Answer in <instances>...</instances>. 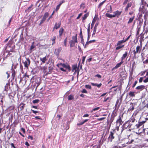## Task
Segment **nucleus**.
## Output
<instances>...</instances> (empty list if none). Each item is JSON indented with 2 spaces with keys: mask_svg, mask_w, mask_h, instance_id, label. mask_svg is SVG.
<instances>
[{
  "mask_svg": "<svg viewBox=\"0 0 148 148\" xmlns=\"http://www.w3.org/2000/svg\"><path fill=\"white\" fill-rule=\"evenodd\" d=\"M35 47V46L33 45H32L30 47V50H32V49H33Z\"/></svg>",
  "mask_w": 148,
  "mask_h": 148,
  "instance_id": "52",
  "label": "nucleus"
},
{
  "mask_svg": "<svg viewBox=\"0 0 148 148\" xmlns=\"http://www.w3.org/2000/svg\"><path fill=\"white\" fill-rule=\"evenodd\" d=\"M134 93L135 92H134L130 91L128 95L130 97H134L135 96Z\"/></svg>",
  "mask_w": 148,
  "mask_h": 148,
  "instance_id": "25",
  "label": "nucleus"
},
{
  "mask_svg": "<svg viewBox=\"0 0 148 148\" xmlns=\"http://www.w3.org/2000/svg\"><path fill=\"white\" fill-rule=\"evenodd\" d=\"M80 8L83 9L84 7V3H82L80 6Z\"/></svg>",
  "mask_w": 148,
  "mask_h": 148,
  "instance_id": "39",
  "label": "nucleus"
},
{
  "mask_svg": "<svg viewBox=\"0 0 148 148\" xmlns=\"http://www.w3.org/2000/svg\"><path fill=\"white\" fill-rule=\"evenodd\" d=\"M135 17V16H134L133 17H131L130 18L129 21H128L127 23L130 24L133 21Z\"/></svg>",
  "mask_w": 148,
  "mask_h": 148,
  "instance_id": "24",
  "label": "nucleus"
},
{
  "mask_svg": "<svg viewBox=\"0 0 148 148\" xmlns=\"http://www.w3.org/2000/svg\"><path fill=\"white\" fill-rule=\"evenodd\" d=\"M40 60L43 63H45L46 61L47 60V59L46 56L42 58H40Z\"/></svg>",
  "mask_w": 148,
  "mask_h": 148,
  "instance_id": "17",
  "label": "nucleus"
},
{
  "mask_svg": "<svg viewBox=\"0 0 148 148\" xmlns=\"http://www.w3.org/2000/svg\"><path fill=\"white\" fill-rule=\"evenodd\" d=\"M139 10L143 13H148V4L142 0Z\"/></svg>",
  "mask_w": 148,
  "mask_h": 148,
  "instance_id": "1",
  "label": "nucleus"
},
{
  "mask_svg": "<svg viewBox=\"0 0 148 148\" xmlns=\"http://www.w3.org/2000/svg\"><path fill=\"white\" fill-rule=\"evenodd\" d=\"M148 77V71L146 72L145 73V76L144 77V78L146 77Z\"/></svg>",
  "mask_w": 148,
  "mask_h": 148,
  "instance_id": "62",
  "label": "nucleus"
},
{
  "mask_svg": "<svg viewBox=\"0 0 148 148\" xmlns=\"http://www.w3.org/2000/svg\"><path fill=\"white\" fill-rule=\"evenodd\" d=\"M64 29L62 27L60 28V29L59 31V36L60 37H61L62 35V33L64 31Z\"/></svg>",
  "mask_w": 148,
  "mask_h": 148,
  "instance_id": "23",
  "label": "nucleus"
},
{
  "mask_svg": "<svg viewBox=\"0 0 148 148\" xmlns=\"http://www.w3.org/2000/svg\"><path fill=\"white\" fill-rule=\"evenodd\" d=\"M72 40L69 42L71 47H74L75 45V43L77 42V35L75 36H73L72 37Z\"/></svg>",
  "mask_w": 148,
  "mask_h": 148,
  "instance_id": "3",
  "label": "nucleus"
},
{
  "mask_svg": "<svg viewBox=\"0 0 148 148\" xmlns=\"http://www.w3.org/2000/svg\"><path fill=\"white\" fill-rule=\"evenodd\" d=\"M127 52L126 51L125 52V53L123 55V56L121 58V61H123V60L127 56Z\"/></svg>",
  "mask_w": 148,
  "mask_h": 148,
  "instance_id": "15",
  "label": "nucleus"
},
{
  "mask_svg": "<svg viewBox=\"0 0 148 148\" xmlns=\"http://www.w3.org/2000/svg\"><path fill=\"white\" fill-rule=\"evenodd\" d=\"M143 82L144 83H146L148 82V77H146L145 79L143 80Z\"/></svg>",
  "mask_w": 148,
  "mask_h": 148,
  "instance_id": "44",
  "label": "nucleus"
},
{
  "mask_svg": "<svg viewBox=\"0 0 148 148\" xmlns=\"http://www.w3.org/2000/svg\"><path fill=\"white\" fill-rule=\"evenodd\" d=\"M110 134L108 138V141L111 142L112 140L114 138V133L113 132L111 131L110 132Z\"/></svg>",
  "mask_w": 148,
  "mask_h": 148,
  "instance_id": "7",
  "label": "nucleus"
},
{
  "mask_svg": "<svg viewBox=\"0 0 148 148\" xmlns=\"http://www.w3.org/2000/svg\"><path fill=\"white\" fill-rule=\"evenodd\" d=\"M123 62V61H121L120 63L117 64L112 69V70H113L115 69H117L119 67H120L121 64Z\"/></svg>",
  "mask_w": 148,
  "mask_h": 148,
  "instance_id": "12",
  "label": "nucleus"
},
{
  "mask_svg": "<svg viewBox=\"0 0 148 148\" xmlns=\"http://www.w3.org/2000/svg\"><path fill=\"white\" fill-rule=\"evenodd\" d=\"M105 119V117H102L100 118H98L97 119V120L99 121H102L103 120Z\"/></svg>",
  "mask_w": 148,
  "mask_h": 148,
  "instance_id": "50",
  "label": "nucleus"
},
{
  "mask_svg": "<svg viewBox=\"0 0 148 148\" xmlns=\"http://www.w3.org/2000/svg\"><path fill=\"white\" fill-rule=\"evenodd\" d=\"M82 93H86L87 92V91L85 89H84L82 90Z\"/></svg>",
  "mask_w": 148,
  "mask_h": 148,
  "instance_id": "49",
  "label": "nucleus"
},
{
  "mask_svg": "<svg viewBox=\"0 0 148 148\" xmlns=\"http://www.w3.org/2000/svg\"><path fill=\"white\" fill-rule=\"evenodd\" d=\"M31 111L33 112L35 114H36L38 113V111H35L33 110H31Z\"/></svg>",
  "mask_w": 148,
  "mask_h": 148,
  "instance_id": "57",
  "label": "nucleus"
},
{
  "mask_svg": "<svg viewBox=\"0 0 148 148\" xmlns=\"http://www.w3.org/2000/svg\"><path fill=\"white\" fill-rule=\"evenodd\" d=\"M141 25L140 24V22L139 24L138 25L137 29H138L137 32V35L139 33V32L140 30V29L141 27Z\"/></svg>",
  "mask_w": 148,
  "mask_h": 148,
  "instance_id": "21",
  "label": "nucleus"
},
{
  "mask_svg": "<svg viewBox=\"0 0 148 148\" xmlns=\"http://www.w3.org/2000/svg\"><path fill=\"white\" fill-rule=\"evenodd\" d=\"M36 80H37L36 82L37 84V86H38L40 84V78H38Z\"/></svg>",
  "mask_w": 148,
  "mask_h": 148,
  "instance_id": "33",
  "label": "nucleus"
},
{
  "mask_svg": "<svg viewBox=\"0 0 148 148\" xmlns=\"http://www.w3.org/2000/svg\"><path fill=\"white\" fill-rule=\"evenodd\" d=\"M131 121H129V122L127 123L128 126V128H131L132 126V124L130 123Z\"/></svg>",
  "mask_w": 148,
  "mask_h": 148,
  "instance_id": "35",
  "label": "nucleus"
},
{
  "mask_svg": "<svg viewBox=\"0 0 148 148\" xmlns=\"http://www.w3.org/2000/svg\"><path fill=\"white\" fill-rule=\"evenodd\" d=\"M96 20H95L94 18L92 20V22L91 23V28L92 29L93 26L94 25L95 23V22Z\"/></svg>",
  "mask_w": 148,
  "mask_h": 148,
  "instance_id": "34",
  "label": "nucleus"
},
{
  "mask_svg": "<svg viewBox=\"0 0 148 148\" xmlns=\"http://www.w3.org/2000/svg\"><path fill=\"white\" fill-rule=\"evenodd\" d=\"M96 30L97 29H96L95 28H94L93 33L92 35V36L93 37L95 35V33H96Z\"/></svg>",
  "mask_w": 148,
  "mask_h": 148,
  "instance_id": "43",
  "label": "nucleus"
},
{
  "mask_svg": "<svg viewBox=\"0 0 148 148\" xmlns=\"http://www.w3.org/2000/svg\"><path fill=\"white\" fill-rule=\"evenodd\" d=\"M26 60L23 62V64L25 68H28L29 66L30 65L31 61L29 58H26Z\"/></svg>",
  "mask_w": 148,
  "mask_h": 148,
  "instance_id": "5",
  "label": "nucleus"
},
{
  "mask_svg": "<svg viewBox=\"0 0 148 148\" xmlns=\"http://www.w3.org/2000/svg\"><path fill=\"white\" fill-rule=\"evenodd\" d=\"M83 124H84V122H81L79 123H77V125H82Z\"/></svg>",
  "mask_w": 148,
  "mask_h": 148,
  "instance_id": "53",
  "label": "nucleus"
},
{
  "mask_svg": "<svg viewBox=\"0 0 148 148\" xmlns=\"http://www.w3.org/2000/svg\"><path fill=\"white\" fill-rule=\"evenodd\" d=\"M99 108H100L99 107H97V108H94L93 109V110L94 111H95L96 110H98L99 109Z\"/></svg>",
  "mask_w": 148,
  "mask_h": 148,
  "instance_id": "56",
  "label": "nucleus"
},
{
  "mask_svg": "<svg viewBox=\"0 0 148 148\" xmlns=\"http://www.w3.org/2000/svg\"><path fill=\"white\" fill-rule=\"evenodd\" d=\"M61 65H62V66L63 67H64V68L66 67V66L67 65H66V64H62Z\"/></svg>",
  "mask_w": 148,
  "mask_h": 148,
  "instance_id": "61",
  "label": "nucleus"
},
{
  "mask_svg": "<svg viewBox=\"0 0 148 148\" xmlns=\"http://www.w3.org/2000/svg\"><path fill=\"white\" fill-rule=\"evenodd\" d=\"M132 3H131V2L129 3H128L126 7H127V8H129V7H130L132 6Z\"/></svg>",
  "mask_w": 148,
  "mask_h": 148,
  "instance_id": "45",
  "label": "nucleus"
},
{
  "mask_svg": "<svg viewBox=\"0 0 148 148\" xmlns=\"http://www.w3.org/2000/svg\"><path fill=\"white\" fill-rule=\"evenodd\" d=\"M121 11H119L118 10H117L113 12V13L114 14V15L115 17L116 16L117 17H119V16L121 15Z\"/></svg>",
  "mask_w": 148,
  "mask_h": 148,
  "instance_id": "11",
  "label": "nucleus"
},
{
  "mask_svg": "<svg viewBox=\"0 0 148 148\" xmlns=\"http://www.w3.org/2000/svg\"><path fill=\"white\" fill-rule=\"evenodd\" d=\"M60 6L59 5H58L57 6L56 9V11H58L59 10V9L60 8Z\"/></svg>",
  "mask_w": 148,
  "mask_h": 148,
  "instance_id": "54",
  "label": "nucleus"
},
{
  "mask_svg": "<svg viewBox=\"0 0 148 148\" xmlns=\"http://www.w3.org/2000/svg\"><path fill=\"white\" fill-rule=\"evenodd\" d=\"M85 88H86L91 89V87L90 85H85Z\"/></svg>",
  "mask_w": 148,
  "mask_h": 148,
  "instance_id": "37",
  "label": "nucleus"
},
{
  "mask_svg": "<svg viewBox=\"0 0 148 148\" xmlns=\"http://www.w3.org/2000/svg\"><path fill=\"white\" fill-rule=\"evenodd\" d=\"M86 56H83L82 57V63H83L85 60V59L86 58Z\"/></svg>",
  "mask_w": 148,
  "mask_h": 148,
  "instance_id": "55",
  "label": "nucleus"
},
{
  "mask_svg": "<svg viewBox=\"0 0 148 148\" xmlns=\"http://www.w3.org/2000/svg\"><path fill=\"white\" fill-rule=\"evenodd\" d=\"M39 101V100L38 99H36L34 100H33V103H38Z\"/></svg>",
  "mask_w": 148,
  "mask_h": 148,
  "instance_id": "36",
  "label": "nucleus"
},
{
  "mask_svg": "<svg viewBox=\"0 0 148 148\" xmlns=\"http://www.w3.org/2000/svg\"><path fill=\"white\" fill-rule=\"evenodd\" d=\"M145 86L143 85H141L137 86L136 88V89L140 91L143 90L145 88Z\"/></svg>",
  "mask_w": 148,
  "mask_h": 148,
  "instance_id": "8",
  "label": "nucleus"
},
{
  "mask_svg": "<svg viewBox=\"0 0 148 148\" xmlns=\"http://www.w3.org/2000/svg\"><path fill=\"white\" fill-rule=\"evenodd\" d=\"M65 68L66 69H68L69 71H70L71 69V67H70L69 65H67L66 66V67H65Z\"/></svg>",
  "mask_w": 148,
  "mask_h": 148,
  "instance_id": "41",
  "label": "nucleus"
},
{
  "mask_svg": "<svg viewBox=\"0 0 148 148\" xmlns=\"http://www.w3.org/2000/svg\"><path fill=\"white\" fill-rule=\"evenodd\" d=\"M52 69L50 67H49V73H48V74L50 73H51V71L52 70Z\"/></svg>",
  "mask_w": 148,
  "mask_h": 148,
  "instance_id": "59",
  "label": "nucleus"
},
{
  "mask_svg": "<svg viewBox=\"0 0 148 148\" xmlns=\"http://www.w3.org/2000/svg\"><path fill=\"white\" fill-rule=\"evenodd\" d=\"M91 84L92 86H97V87L99 88H100L102 85V84L101 83H100L98 84L96 83H91Z\"/></svg>",
  "mask_w": 148,
  "mask_h": 148,
  "instance_id": "16",
  "label": "nucleus"
},
{
  "mask_svg": "<svg viewBox=\"0 0 148 148\" xmlns=\"http://www.w3.org/2000/svg\"><path fill=\"white\" fill-rule=\"evenodd\" d=\"M106 1V0H105L103 1H102L101 3H100L99 5H98V8H100L101 6L103 5L104 3Z\"/></svg>",
  "mask_w": 148,
  "mask_h": 148,
  "instance_id": "32",
  "label": "nucleus"
},
{
  "mask_svg": "<svg viewBox=\"0 0 148 148\" xmlns=\"http://www.w3.org/2000/svg\"><path fill=\"white\" fill-rule=\"evenodd\" d=\"M129 122V121H125L123 125L122 126V131H123L125 129H126L127 128H128V123Z\"/></svg>",
  "mask_w": 148,
  "mask_h": 148,
  "instance_id": "6",
  "label": "nucleus"
},
{
  "mask_svg": "<svg viewBox=\"0 0 148 148\" xmlns=\"http://www.w3.org/2000/svg\"><path fill=\"white\" fill-rule=\"evenodd\" d=\"M145 121H143L141 122H138V123L136 124L135 125V126L136 128H139L140 126H142L143 124L145 123Z\"/></svg>",
  "mask_w": 148,
  "mask_h": 148,
  "instance_id": "10",
  "label": "nucleus"
},
{
  "mask_svg": "<svg viewBox=\"0 0 148 148\" xmlns=\"http://www.w3.org/2000/svg\"><path fill=\"white\" fill-rule=\"evenodd\" d=\"M25 105V104L23 103H21L20 104V108L21 110H23L24 109V105Z\"/></svg>",
  "mask_w": 148,
  "mask_h": 148,
  "instance_id": "28",
  "label": "nucleus"
},
{
  "mask_svg": "<svg viewBox=\"0 0 148 148\" xmlns=\"http://www.w3.org/2000/svg\"><path fill=\"white\" fill-rule=\"evenodd\" d=\"M62 50L61 47H59L55 49L54 53L56 56H58Z\"/></svg>",
  "mask_w": 148,
  "mask_h": 148,
  "instance_id": "9",
  "label": "nucleus"
},
{
  "mask_svg": "<svg viewBox=\"0 0 148 148\" xmlns=\"http://www.w3.org/2000/svg\"><path fill=\"white\" fill-rule=\"evenodd\" d=\"M8 88V86H5V88L4 89V91H5V92L7 93V89Z\"/></svg>",
  "mask_w": 148,
  "mask_h": 148,
  "instance_id": "51",
  "label": "nucleus"
},
{
  "mask_svg": "<svg viewBox=\"0 0 148 148\" xmlns=\"http://www.w3.org/2000/svg\"><path fill=\"white\" fill-rule=\"evenodd\" d=\"M95 77H97L99 78H100L101 77V76L99 74H97L95 75Z\"/></svg>",
  "mask_w": 148,
  "mask_h": 148,
  "instance_id": "47",
  "label": "nucleus"
},
{
  "mask_svg": "<svg viewBox=\"0 0 148 148\" xmlns=\"http://www.w3.org/2000/svg\"><path fill=\"white\" fill-rule=\"evenodd\" d=\"M108 9L107 12L110 13H112L113 11L111 5H110L109 6H108Z\"/></svg>",
  "mask_w": 148,
  "mask_h": 148,
  "instance_id": "20",
  "label": "nucleus"
},
{
  "mask_svg": "<svg viewBox=\"0 0 148 148\" xmlns=\"http://www.w3.org/2000/svg\"><path fill=\"white\" fill-rule=\"evenodd\" d=\"M125 42V41L124 40H121L120 41H119L117 43V45L119 46L122 44V43H123L124 42Z\"/></svg>",
  "mask_w": 148,
  "mask_h": 148,
  "instance_id": "26",
  "label": "nucleus"
},
{
  "mask_svg": "<svg viewBox=\"0 0 148 148\" xmlns=\"http://www.w3.org/2000/svg\"><path fill=\"white\" fill-rule=\"evenodd\" d=\"M132 77H129V82L128 84V85H130L132 83Z\"/></svg>",
  "mask_w": 148,
  "mask_h": 148,
  "instance_id": "27",
  "label": "nucleus"
},
{
  "mask_svg": "<svg viewBox=\"0 0 148 148\" xmlns=\"http://www.w3.org/2000/svg\"><path fill=\"white\" fill-rule=\"evenodd\" d=\"M131 36V35H130L125 40H124V41H125V42L126 41H127L129 39V38H130V37Z\"/></svg>",
  "mask_w": 148,
  "mask_h": 148,
  "instance_id": "60",
  "label": "nucleus"
},
{
  "mask_svg": "<svg viewBox=\"0 0 148 148\" xmlns=\"http://www.w3.org/2000/svg\"><path fill=\"white\" fill-rule=\"evenodd\" d=\"M105 15L107 17L110 18L115 17V16L114 14L112 15L108 13H106L105 14Z\"/></svg>",
  "mask_w": 148,
  "mask_h": 148,
  "instance_id": "19",
  "label": "nucleus"
},
{
  "mask_svg": "<svg viewBox=\"0 0 148 148\" xmlns=\"http://www.w3.org/2000/svg\"><path fill=\"white\" fill-rule=\"evenodd\" d=\"M98 25V23H96L94 27V28H95L96 29H97V27Z\"/></svg>",
  "mask_w": 148,
  "mask_h": 148,
  "instance_id": "63",
  "label": "nucleus"
},
{
  "mask_svg": "<svg viewBox=\"0 0 148 148\" xmlns=\"http://www.w3.org/2000/svg\"><path fill=\"white\" fill-rule=\"evenodd\" d=\"M77 68V66L76 65H74L72 66V71H74V70H75L76 71V70Z\"/></svg>",
  "mask_w": 148,
  "mask_h": 148,
  "instance_id": "30",
  "label": "nucleus"
},
{
  "mask_svg": "<svg viewBox=\"0 0 148 148\" xmlns=\"http://www.w3.org/2000/svg\"><path fill=\"white\" fill-rule=\"evenodd\" d=\"M123 123V122L122 120L121 117L119 116L116 122V127L117 130H118L120 125H121Z\"/></svg>",
  "mask_w": 148,
  "mask_h": 148,
  "instance_id": "4",
  "label": "nucleus"
},
{
  "mask_svg": "<svg viewBox=\"0 0 148 148\" xmlns=\"http://www.w3.org/2000/svg\"><path fill=\"white\" fill-rule=\"evenodd\" d=\"M79 35L80 36V37L81 38L83 39V36H82V31L81 29L80 30V32L79 34Z\"/></svg>",
  "mask_w": 148,
  "mask_h": 148,
  "instance_id": "42",
  "label": "nucleus"
},
{
  "mask_svg": "<svg viewBox=\"0 0 148 148\" xmlns=\"http://www.w3.org/2000/svg\"><path fill=\"white\" fill-rule=\"evenodd\" d=\"M82 15V13H80L79 14L78 16L77 17V19H78Z\"/></svg>",
  "mask_w": 148,
  "mask_h": 148,
  "instance_id": "48",
  "label": "nucleus"
},
{
  "mask_svg": "<svg viewBox=\"0 0 148 148\" xmlns=\"http://www.w3.org/2000/svg\"><path fill=\"white\" fill-rule=\"evenodd\" d=\"M142 46L140 45H138L136 47V50H134L133 51V58H135L136 57V55L137 53H140L142 49Z\"/></svg>",
  "mask_w": 148,
  "mask_h": 148,
  "instance_id": "2",
  "label": "nucleus"
},
{
  "mask_svg": "<svg viewBox=\"0 0 148 148\" xmlns=\"http://www.w3.org/2000/svg\"><path fill=\"white\" fill-rule=\"evenodd\" d=\"M95 41V40H90V41H87L86 43V44L84 46V48H86V45H88L89 44V43H91L92 42H94Z\"/></svg>",
  "mask_w": 148,
  "mask_h": 148,
  "instance_id": "22",
  "label": "nucleus"
},
{
  "mask_svg": "<svg viewBox=\"0 0 148 148\" xmlns=\"http://www.w3.org/2000/svg\"><path fill=\"white\" fill-rule=\"evenodd\" d=\"M61 24V23L60 22H59L58 23H55V26L54 27V29H58L60 27Z\"/></svg>",
  "mask_w": 148,
  "mask_h": 148,
  "instance_id": "13",
  "label": "nucleus"
},
{
  "mask_svg": "<svg viewBox=\"0 0 148 148\" xmlns=\"http://www.w3.org/2000/svg\"><path fill=\"white\" fill-rule=\"evenodd\" d=\"M49 14L48 12H46L45 14L42 19L41 20L42 21L44 22L46 19V18L48 16Z\"/></svg>",
  "mask_w": 148,
  "mask_h": 148,
  "instance_id": "14",
  "label": "nucleus"
},
{
  "mask_svg": "<svg viewBox=\"0 0 148 148\" xmlns=\"http://www.w3.org/2000/svg\"><path fill=\"white\" fill-rule=\"evenodd\" d=\"M56 39V37L55 36H53V38H52V39L51 40H52V41H53V42H55Z\"/></svg>",
  "mask_w": 148,
  "mask_h": 148,
  "instance_id": "58",
  "label": "nucleus"
},
{
  "mask_svg": "<svg viewBox=\"0 0 148 148\" xmlns=\"http://www.w3.org/2000/svg\"><path fill=\"white\" fill-rule=\"evenodd\" d=\"M130 104H132V106L130 107V108L129 109V110L132 111L134 109V106L133 105V103H131Z\"/></svg>",
  "mask_w": 148,
  "mask_h": 148,
  "instance_id": "29",
  "label": "nucleus"
},
{
  "mask_svg": "<svg viewBox=\"0 0 148 148\" xmlns=\"http://www.w3.org/2000/svg\"><path fill=\"white\" fill-rule=\"evenodd\" d=\"M137 83H138V81H136V80L134 82V84L132 85V87L133 88H134L135 87V86L137 84Z\"/></svg>",
  "mask_w": 148,
  "mask_h": 148,
  "instance_id": "38",
  "label": "nucleus"
},
{
  "mask_svg": "<svg viewBox=\"0 0 148 148\" xmlns=\"http://www.w3.org/2000/svg\"><path fill=\"white\" fill-rule=\"evenodd\" d=\"M74 99V95H69L67 97V99L68 100H73Z\"/></svg>",
  "mask_w": 148,
  "mask_h": 148,
  "instance_id": "18",
  "label": "nucleus"
},
{
  "mask_svg": "<svg viewBox=\"0 0 148 148\" xmlns=\"http://www.w3.org/2000/svg\"><path fill=\"white\" fill-rule=\"evenodd\" d=\"M143 78H144V77H141L140 78L139 80V83H141L142 82Z\"/></svg>",
  "mask_w": 148,
  "mask_h": 148,
  "instance_id": "46",
  "label": "nucleus"
},
{
  "mask_svg": "<svg viewBox=\"0 0 148 148\" xmlns=\"http://www.w3.org/2000/svg\"><path fill=\"white\" fill-rule=\"evenodd\" d=\"M88 16V13L85 14L83 17V20H84L85 19H86L87 17Z\"/></svg>",
  "mask_w": 148,
  "mask_h": 148,
  "instance_id": "31",
  "label": "nucleus"
},
{
  "mask_svg": "<svg viewBox=\"0 0 148 148\" xmlns=\"http://www.w3.org/2000/svg\"><path fill=\"white\" fill-rule=\"evenodd\" d=\"M67 42V37H66L64 40V45L65 46H66V42Z\"/></svg>",
  "mask_w": 148,
  "mask_h": 148,
  "instance_id": "40",
  "label": "nucleus"
},
{
  "mask_svg": "<svg viewBox=\"0 0 148 148\" xmlns=\"http://www.w3.org/2000/svg\"><path fill=\"white\" fill-rule=\"evenodd\" d=\"M28 138L31 139V140H32L33 139V137L32 136H28Z\"/></svg>",
  "mask_w": 148,
  "mask_h": 148,
  "instance_id": "64",
  "label": "nucleus"
}]
</instances>
